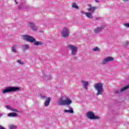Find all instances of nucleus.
I'll list each match as a JSON object with an SVG mask.
<instances>
[{
	"instance_id": "nucleus-1",
	"label": "nucleus",
	"mask_w": 129,
	"mask_h": 129,
	"mask_svg": "<svg viewBox=\"0 0 129 129\" xmlns=\"http://www.w3.org/2000/svg\"><path fill=\"white\" fill-rule=\"evenodd\" d=\"M22 38L24 41H27L30 43H34V46H42L44 44L42 41H36L35 38L28 35H23Z\"/></svg>"
},
{
	"instance_id": "nucleus-2",
	"label": "nucleus",
	"mask_w": 129,
	"mask_h": 129,
	"mask_svg": "<svg viewBox=\"0 0 129 129\" xmlns=\"http://www.w3.org/2000/svg\"><path fill=\"white\" fill-rule=\"evenodd\" d=\"M72 103V100L66 96H63L62 97L60 98L57 101L58 105H62V106H64V105H70Z\"/></svg>"
},
{
	"instance_id": "nucleus-3",
	"label": "nucleus",
	"mask_w": 129,
	"mask_h": 129,
	"mask_svg": "<svg viewBox=\"0 0 129 129\" xmlns=\"http://www.w3.org/2000/svg\"><path fill=\"white\" fill-rule=\"evenodd\" d=\"M94 88L96 91H97V96L103 94V84L102 83H97L94 84Z\"/></svg>"
},
{
	"instance_id": "nucleus-4",
	"label": "nucleus",
	"mask_w": 129,
	"mask_h": 129,
	"mask_svg": "<svg viewBox=\"0 0 129 129\" xmlns=\"http://www.w3.org/2000/svg\"><path fill=\"white\" fill-rule=\"evenodd\" d=\"M21 89L18 87H12L9 86L6 87L2 91V93L5 94V93H9V92H14L15 91H20Z\"/></svg>"
},
{
	"instance_id": "nucleus-5",
	"label": "nucleus",
	"mask_w": 129,
	"mask_h": 129,
	"mask_svg": "<svg viewBox=\"0 0 129 129\" xmlns=\"http://www.w3.org/2000/svg\"><path fill=\"white\" fill-rule=\"evenodd\" d=\"M67 48L71 51V54L72 56H75L77 54V52H78V47L75 45L69 44L67 46Z\"/></svg>"
},
{
	"instance_id": "nucleus-6",
	"label": "nucleus",
	"mask_w": 129,
	"mask_h": 129,
	"mask_svg": "<svg viewBox=\"0 0 129 129\" xmlns=\"http://www.w3.org/2000/svg\"><path fill=\"white\" fill-rule=\"evenodd\" d=\"M40 96L41 99H46L44 103V106H49V104H50V102H51V98L47 97V96H44L41 94H40Z\"/></svg>"
},
{
	"instance_id": "nucleus-7",
	"label": "nucleus",
	"mask_w": 129,
	"mask_h": 129,
	"mask_svg": "<svg viewBox=\"0 0 129 129\" xmlns=\"http://www.w3.org/2000/svg\"><path fill=\"white\" fill-rule=\"evenodd\" d=\"M87 117L90 119H100V117L96 116L94 114V113L89 111L87 113Z\"/></svg>"
},
{
	"instance_id": "nucleus-8",
	"label": "nucleus",
	"mask_w": 129,
	"mask_h": 129,
	"mask_svg": "<svg viewBox=\"0 0 129 129\" xmlns=\"http://www.w3.org/2000/svg\"><path fill=\"white\" fill-rule=\"evenodd\" d=\"M61 35L63 38H67L69 36V30L68 28H63L61 32Z\"/></svg>"
},
{
	"instance_id": "nucleus-9",
	"label": "nucleus",
	"mask_w": 129,
	"mask_h": 129,
	"mask_svg": "<svg viewBox=\"0 0 129 129\" xmlns=\"http://www.w3.org/2000/svg\"><path fill=\"white\" fill-rule=\"evenodd\" d=\"M113 60H114V58L113 57L111 56L107 57L102 60L101 64H102L103 65H104L105 64H107L108 62H110Z\"/></svg>"
},
{
	"instance_id": "nucleus-10",
	"label": "nucleus",
	"mask_w": 129,
	"mask_h": 129,
	"mask_svg": "<svg viewBox=\"0 0 129 129\" xmlns=\"http://www.w3.org/2000/svg\"><path fill=\"white\" fill-rule=\"evenodd\" d=\"M89 8L87 9V11L88 12H90L91 14H93L95 10H97L98 9V7L97 6H94V7H92L91 5H89Z\"/></svg>"
},
{
	"instance_id": "nucleus-11",
	"label": "nucleus",
	"mask_w": 129,
	"mask_h": 129,
	"mask_svg": "<svg viewBox=\"0 0 129 129\" xmlns=\"http://www.w3.org/2000/svg\"><path fill=\"white\" fill-rule=\"evenodd\" d=\"M104 28V26L103 25L101 26L100 27H97L94 29V33H95V34H99Z\"/></svg>"
},
{
	"instance_id": "nucleus-12",
	"label": "nucleus",
	"mask_w": 129,
	"mask_h": 129,
	"mask_svg": "<svg viewBox=\"0 0 129 129\" xmlns=\"http://www.w3.org/2000/svg\"><path fill=\"white\" fill-rule=\"evenodd\" d=\"M5 108H6V109H8L9 110H11V111H13L14 112H20V111H19V110L17 109H15L12 107V106L10 105H6L5 106Z\"/></svg>"
},
{
	"instance_id": "nucleus-13",
	"label": "nucleus",
	"mask_w": 129,
	"mask_h": 129,
	"mask_svg": "<svg viewBox=\"0 0 129 129\" xmlns=\"http://www.w3.org/2000/svg\"><path fill=\"white\" fill-rule=\"evenodd\" d=\"M81 82L82 84V86H83V88H84V89H85V90H87V86H88V85H89V82H88L87 81H85L84 80H82L81 81Z\"/></svg>"
},
{
	"instance_id": "nucleus-14",
	"label": "nucleus",
	"mask_w": 129,
	"mask_h": 129,
	"mask_svg": "<svg viewBox=\"0 0 129 129\" xmlns=\"http://www.w3.org/2000/svg\"><path fill=\"white\" fill-rule=\"evenodd\" d=\"M29 25L30 27V28L32 31H37L38 27H36V25H35V24L33 22H29Z\"/></svg>"
},
{
	"instance_id": "nucleus-15",
	"label": "nucleus",
	"mask_w": 129,
	"mask_h": 129,
	"mask_svg": "<svg viewBox=\"0 0 129 129\" xmlns=\"http://www.w3.org/2000/svg\"><path fill=\"white\" fill-rule=\"evenodd\" d=\"M21 48L23 51H27V50H29L30 49V45L27 44H22Z\"/></svg>"
},
{
	"instance_id": "nucleus-16",
	"label": "nucleus",
	"mask_w": 129,
	"mask_h": 129,
	"mask_svg": "<svg viewBox=\"0 0 129 129\" xmlns=\"http://www.w3.org/2000/svg\"><path fill=\"white\" fill-rule=\"evenodd\" d=\"M18 9L19 10H23L24 9H27V5H25V2H22L21 3L20 6H19Z\"/></svg>"
},
{
	"instance_id": "nucleus-17",
	"label": "nucleus",
	"mask_w": 129,
	"mask_h": 129,
	"mask_svg": "<svg viewBox=\"0 0 129 129\" xmlns=\"http://www.w3.org/2000/svg\"><path fill=\"white\" fill-rule=\"evenodd\" d=\"M8 116L9 117H17L18 116V113L16 112H11L8 114Z\"/></svg>"
},
{
	"instance_id": "nucleus-18",
	"label": "nucleus",
	"mask_w": 129,
	"mask_h": 129,
	"mask_svg": "<svg viewBox=\"0 0 129 129\" xmlns=\"http://www.w3.org/2000/svg\"><path fill=\"white\" fill-rule=\"evenodd\" d=\"M63 112H67L69 113H74V111L73 110V108L70 107L69 110H64Z\"/></svg>"
},
{
	"instance_id": "nucleus-19",
	"label": "nucleus",
	"mask_w": 129,
	"mask_h": 129,
	"mask_svg": "<svg viewBox=\"0 0 129 129\" xmlns=\"http://www.w3.org/2000/svg\"><path fill=\"white\" fill-rule=\"evenodd\" d=\"M85 16L87 18H88V19H93L92 13H91L90 12H87V13H85Z\"/></svg>"
},
{
	"instance_id": "nucleus-20",
	"label": "nucleus",
	"mask_w": 129,
	"mask_h": 129,
	"mask_svg": "<svg viewBox=\"0 0 129 129\" xmlns=\"http://www.w3.org/2000/svg\"><path fill=\"white\" fill-rule=\"evenodd\" d=\"M72 7L73 9H75L76 10H79V7L78 6H77V4H76V3H72Z\"/></svg>"
},
{
	"instance_id": "nucleus-21",
	"label": "nucleus",
	"mask_w": 129,
	"mask_h": 129,
	"mask_svg": "<svg viewBox=\"0 0 129 129\" xmlns=\"http://www.w3.org/2000/svg\"><path fill=\"white\" fill-rule=\"evenodd\" d=\"M11 51L13 53H17V45H13L11 47Z\"/></svg>"
},
{
	"instance_id": "nucleus-22",
	"label": "nucleus",
	"mask_w": 129,
	"mask_h": 129,
	"mask_svg": "<svg viewBox=\"0 0 129 129\" xmlns=\"http://www.w3.org/2000/svg\"><path fill=\"white\" fill-rule=\"evenodd\" d=\"M128 88H129V85H127L126 86H125V87H123L120 89V92H123L124 90H126V89H128Z\"/></svg>"
},
{
	"instance_id": "nucleus-23",
	"label": "nucleus",
	"mask_w": 129,
	"mask_h": 129,
	"mask_svg": "<svg viewBox=\"0 0 129 129\" xmlns=\"http://www.w3.org/2000/svg\"><path fill=\"white\" fill-rule=\"evenodd\" d=\"M8 127L9 129H17V126L15 125H10L8 126Z\"/></svg>"
},
{
	"instance_id": "nucleus-24",
	"label": "nucleus",
	"mask_w": 129,
	"mask_h": 129,
	"mask_svg": "<svg viewBox=\"0 0 129 129\" xmlns=\"http://www.w3.org/2000/svg\"><path fill=\"white\" fill-rule=\"evenodd\" d=\"M17 63H18L20 65H24V61H22L21 59H18L17 60Z\"/></svg>"
},
{
	"instance_id": "nucleus-25",
	"label": "nucleus",
	"mask_w": 129,
	"mask_h": 129,
	"mask_svg": "<svg viewBox=\"0 0 129 129\" xmlns=\"http://www.w3.org/2000/svg\"><path fill=\"white\" fill-rule=\"evenodd\" d=\"M129 45V42L128 41H125L124 43H123V46L124 47H127V46H128Z\"/></svg>"
},
{
	"instance_id": "nucleus-26",
	"label": "nucleus",
	"mask_w": 129,
	"mask_h": 129,
	"mask_svg": "<svg viewBox=\"0 0 129 129\" xmlns=\"http://www.w3.org/2000/svg\"><path fill=\"white\" fill-rule=\"evenodd\" d=\"M99 50L100 49L98 47H96L93 48V51H94V52L98 51H99Z\"/></svg>"
},
{
	"instance_id": "nucleus-27",
	"label": "nucleus",
	"mask_w": 129,
	"mask_h": 129,
	"mask_svg": "<svg viewBox=\"0 0 129 129\" xmlns=\"http://www.w3.org/2000/svg\"><path fill=\"white\" fill-rule=\"evenodd\" d=\"M123 25L125 26V27H127L128 28H129V23H124L123 24Z\"/></svg>"
},
{
	"instance_id": "nucleus-28",
	"label": "nucleus",
	"mask_w": 129,
	"mask_h": 129,
	"mask_svg": "<svg viewBox=\"0 0 129 129\" xmlns=\"http://www.w3.org/2000/svg\"><path fill=\"white\" fill-rule=\"evenodd\" d=\"M114 93H115V94H118V93H119V91L118 90H116L114 91Z\"/></svg>"
},
{
	"instance_id": "nucleus-29",
	"label": "nucleus",
	"mask_w": 129,
	"mask_h": 129,
	"mask_svg": "<svg viewBox=\"0 0 129 129\" xmlns=\"http://www.w3.org/2000/svg\"><path fill=\"white\" fill-rule=\"evenodd\" d=\"M81 14H82V15H85V14H87V12H85L83 11H81Z\"/></svg>"
},
{
	"instance_id": "nucleus-30",
	"label": "nucleus",
	"mask_w": 129,
	"mask_h": 129,
	"mask_svg": "<svg viewBox=\"0 0 129 129\" xmlns=\"http://www.w3.org/2000/svg\"><path fill=\"white\" fill-rule=\"evenodd\" d=\"M0 129H6V128L2 125H0Z\"/></svg>"
},
{
	"instance_id": "nucleus-31",
	"label": "nucleus",
	"mask_w": 129,
	"mask_h": 129,
	"mask_svg": "<svg viewBox=\"0 0 129 129\" xmlns=\"http://www.w3.org/2000/svg\"><path fill=\"white\" fill-rule=\"evenodd\" d=\"M46 78H51V77L49 76H45Z\"/></svg>"
},
{
	"instance_id": "nucleus-32",
	"label": "nucleus",
	"mask_w": 129,
	"mask_h": 129,
	"mask_svg": "<svg viewBox=\"0 0 129 129\" xmlns=\"http://www.w3.org/2000/svg\"><path fill=\"white\" fill-rule=\"evenodd\" d=\"M95 20H100V17L96 18Z\"/></svg>"
},
{
	"instance_id": "nucleus-33",
	"label": "nucleus",
	"mask_w": 129,
	"mask_h": 129,
	"mask_svg": "<svg viewBox=\"0 0 129 129\" xmlns=\"http://www.w3.org/2000/svg\"><path fill=\"white\" fill-rule=\"evenodd\" d=\"M95 3H99V0H95Z\"/></svg>"
},
{
	"instance_id": "nucleus-34",
	"label": "nucleus",
	"mask_w": 129,
	"mask_h": 129,
	"mask_svg": "<svg viewBox=\"0 0 129 129\" xmlns=\"http://www.w3.org/2000/svg\"><path fill=\"white\" fill-rule=\"evenodd\" d=\"M123 2H127V1H129V0H122Z\"/></svg>"
},
{
	"instance_id": "nucleus-35",
	"label": "nucleus",
	"mask_w": 129,
	"mask_h": 129,
	"mask_svg": "<svg viewBox=\"0 0 129 129\" xmlns=\"http://www.w3.org/2000/svg\"><path fill=\"white\" fill-rule=\"evenodd\" d=\"M3 114H1L0 113V117H2V116H3Z\"/></svg>"
},
{
	"instance_id": "nucleus-36",
	"label": "nucleus",
	"mask_w": 129,
	"mask_h": 129,
	"mask_svg": "<svg viewBox=\"0 0 129 129\" xmlns=\"http://www.w3.org/2000/svg\"><path fill=\"white\" fill-rule=\"evenodd\" d=\"M15 3L18 4V2H17V0H15Z\"/></svg>"
}]
</instances>
